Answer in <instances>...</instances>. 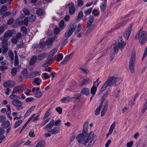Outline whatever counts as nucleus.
<instances>
[{
	"mask_svg": "<svg viewBox=\"0 0 147 147\" xmlns=\"http://www.w3.org/2000/svg\"><path fill=\"white\" fill-rule=\"evenodd\" d=\"M83 16V12L82 11H80L78 13V17H77V21L78 22H79L80 20H81Z\"/></svg>",
	"mask_w": 147,
	"mask_h": 147,
	"instance_id": "obj_41",
	"label": "nucleus"
},
{
	"mask_svg": "<svg viewBox=\"0 0 147 147\" xmlns=\"http://www.w3.org/2000/svg\"><path fill=\"white\" fill-rule=\"evenodd\" d=\"M82 28V25L80 24H79L77 27L76 30L75 31V33L76 34L78 33Z\"/></svg>",
	"mask_w": 147,
	"mask_h": 147,
	"instance_id": "obj_33",
	"label": "nucleus"
},
{
	"mask_svg": "<svg viewBox=\"0 0 147 147\" xmlns=\"http://www.w3.org/2000/svg\"><path fill=\"white\" fill-rule=\"evenodd\" d=\"M99 78H98L96 80V81H94L93 83V86H96V88H97V87L99 85V84L101 82L100 81L99 82Z\"/></svg>",
	"mask_w": 147,
	"mask_h": 147,
	"instance_id": "obj_40",
	"label": "nucleus"
},
{
	"mask_svg": "<svg viewBox=\"0 0 147 147\" xmlns=\"http://www.w3.org/2000/svg\"><path fill=\"white\" fill-rule=\"evenodd\" d=\"M37 59V57L36 56H33L31 58L30 61V64L31 65H33L35 63Z\"/></svg>",
	"mask_w": 147,
	"mask_h": 147,
	"instance_id": "obj_22",
	"label": "nucleus"
},
{
	"mask_svg": "<svg viewBox=\"0 0 147 147\" xmlns=\"http://www.w3.org/2000/svg\"><path fill=\"white\" fill-rule=\"evenodd\" d=\"M88 123V121H86L84 123L83 125V129L82 131V133L81 134L84 136H86L87 134Z\"/></svg>",
	"mask_w": 147,
	"mask_h": 147,
	"instance_id": "obj_15",
	"label": "nucleus"
},
{
	"mask_svg": "<svg viewBox=\"0 0 147 147\" xmlns=\"http://www.w3.org/2000/svg\"><path fill=\"white\" fill-rule=\"evenodd\" d=\"M115 52L114 51V52H111L110 54V60L111 61H112L113 59L114 58L115 56Z\"/></svg>",
	"mask_w": 147,
	"mask_h": 147,
	"instance_id": "obj_54",
	"label": "nucleus"
},
{
	"mask_svg": "<svg viewBox=\"0 0 147 147\" xmlns=\"http://www.w3.org/2000/svg\"><path fill=\"white\" fill-rule=\"evenodd\" d=\"M56 111L58 112V113L59 114H61L62 113V109L60 107H57L55 109Z\"/></svg>",
	"mask_w": 147,
	"mask_h": 147,
	"instance_id": "obj_61",
	"label": "nucleus"
},
{
	"mask_svg": "<svg viewBox=\"0 0 147 147\" xmlns=\"http://www.w3.org/2000/svg\"><path fill=\"white\" fill-rule=\"evenodd\" d=\"M97 88L96 86H93L90 90V93L91 94L95 95L96 91Z\"/></svg>",
	"mask_w": 147,
	"mask_h": 147,
	"instance_id": "obj_37",
	"label": "nucleus"
},
{
	"mask_svg": "<svg viewBox=\"0 0 147 147\" xmlns=\"http://www.w3.org/2000/svg\"><path fill=\"white\" fill-rule=\"evenodd\" d=\"M21 31L24 34H26L28 32V30L24 26H22L21 28Z\"/></svg>",
	"mask_w": 147,
	"mask_h": 147,
	"instance_id": "obj_42",
	"label": "nucleus"
},
{
	"mask_svg": "<svg viewBox=\"0 0 147 147\" xmlns=\"http://www.w3.org/2000/svg\"><path fill=\"white\" fill-rule=\"evenodd\" d=\"M18 86L19 87L20 90H24L26 87V85H22Z\"/></svg>",
	"mask_w": 147,
	"mask_h": 147,
	"instance_id": "obj_62",
	"label": "nucleus"
},
{
	"mask_svg": "<svg viewBox=\"0 0 147 147\" xmlns=\"http://www.w3.org/2000/svg\"><path fill=\"white\" fill-rule=\"evenodd\" d=\"M17 72V68H16L13 67L11 71V74L12 76H14L16 75Z\"/></svg>",
	"mask_w": 147,
	"mask_h": 147,
	"instance_id": "obj_49",
	"label": "nucleus"
},
{
	"mask_svg": "<svg viewBox=\"0 0 147 147\" xmlns=\"http://www.w3.org/2000/svg\"><path fill=\"white\" fill-rule=\"evenodd\" d=\"M92 80L90 79H86L84 80L81 82L80 84V86H83L84 85L89 84L91 81Z\"/></svg>",
	"mask_w": 147,
	"mask_h": 147,
	"instance_id": "obj_17",
	"label": "nucleus"
},
{
	"mask_svg": "<svg viewBox=\"0 0 147 147\" xmlns=\"http://www.w3.org/2000/svg\"><path fill=\"white\" fill-rule=\"evenodd\" d=\"M83 1L82 0H78V7H82L83 5Z\"/></svg>",
	"mask_w": 147,
	"mask_h": 147,
	"instance_id": "obj_59",
	"label": "nucleus"
},
{
	"mask_svg": "<svg viewBox=\"0 0 147 147\" xmlns=\"http://www.w3.org/2000/svg\"><path fill=\"white\" fill-rule=\"evenodd\" d=\"M73 32L68 30L65 34V36L66 38L69 37L72 34Z\"/></svg>",
	"mask_w": 147,
	"mask_h": 147,
	"instance_id": "obj_36",
	"label": "nucleus"
},
{
	"mask_svg": "<svg viewBox=\"0 0 147 147\" xmlns=\"http://www.w3.org/2000/svg\"><path fill=\"white\" fill-rule=\"evenodd\" d=\"M36 13L38 16H42L44 14V11L42 9L40 8L36 10Z\"/></svg>",
	"mask_w": 147,
	"mask_h": 147,
	"instance_id": "obj_29",
	"label": "nucleus"
},
{
	"mask_svg": "<svg viewBox=\"0 0 147 147\" xmlns=\"http://www.w3.org/2000/svg\"><path fill=\"white\" fill-rule=\"evenodd\" d=\"M93 8L91 7L89 8V9H87V10H85L84 11V14L86 15L87 16L90 14Z\"/></svg>",
	"mask_w": 147,
	"mask_h": 147,
	"instance_id": "obj_44",
	"label": "nucleus"
},
{
	"mask_svg": "<svg viewBox=\"0 0 147 147\" xmlns=\"http://www.w3.org/2000/svg\"><path fill=\"white\" fill-rule=\"evenodd\" d=\"M147 32L146 31L143 30L141 29L136 35L135 39L136 40L138 39L139 42L142 45H143L146 43L147 41Z\"/></svg>",
	"mask_w": 147,
	"mask_h": 147,
	"instance_id": "obj_1",
	"label": "nucleus"
},
{
	"mask_svg": "<svg viewBox=\"0 0 147 147\" xmlns=\"http://www.w3.org/2000/svg\"><path fill=\"white\" fill-rule=\"evenodd\" d=\"M19 99L16 100H13L11 102L12 104L14 106L16 107V109L19 110L23 108L22 106L23 103L21 101L19 100Z\"/></svg>",
	"mask_w": 147,
	"mask_h": 147,
	"instance_id": "obj_7",
	"label": "nucleus"
},
{
	"mask_svg": "<svg viewBox=\"0 0 147 147\" xmlns=\"http://www.w3.org/2000/svg\"><path fill=\"white\" fill-rule=\"evenodd\" d=\"M38 74V72L37 71H32L30 73L27 78H33L37 76Z\"/></svg>",
	"mask_w": 147,
	"mask_h": 147,
	"instance_id": "obj_24",
	"label": "nucleus"
},
{
	"mask_svg": "<svg viewBox=\"0 0 147 147\" xmlns=\"http://www.w3.org/2000/svg\"><path fill=\"white\" fill-rule=\"evenodd\" d=\"M61 120L60 119H58L56 121H54V124L55 126H59L61 125Z\"/></svg>",
	"mask_w": 147,
	"mask_h": 147,
	"instance_id": "obj_53",
	"label": "nucleus"
},
{
	"mask_svg": "<svg viewBox=\"0 0 147 147\" xmlns=\"http://www.w3.org/2000/svg\"><path fill=\"white\" fill-rule=\"evenodd\" d=\"M34 82L37 85H39L41 83V80L40 79L36 78H35L34 80Z\"/></svg>",
	"mask_w": 147,
	"mask_h": 147,
	"instance_id": "obj_32",
	"label": "nucleus"
},
{
	"mask_svg": "<svg viewBox=\"0 0 147 147\" xmlns=\"http://www.w3.org/2000/svg\"><path fill=\"white\" fill-rule=\"evenodd\" d=\"M136 60V56L134 54H132L129 62V69L131 73L135 72L134 66Z\"/></svg>",
	"mask_w": 147,
	"mask_h": 147,
	"instance_id": "obj_3",
	"label": "nucleus"
},
{
	"mask_svg": "<svg viewBox=\"0 0 147 147\" xmlns=\"http://www.w3.org/2000/svg\"><path fill=\"white\" fill-rule=\"evenodd\" d=\"M110 80H107L106 82L104 83L102 86L106 88L108 86H111V84H110V82H111Z\"/></svg>",
	"mask_w": 147,
	"mask_h": 147,
	"instance_id": "obj_34",
	"label": "nucleus"
},
{
	"mask_svg": "<svg viewBox=\"0 0 147 147\" xmlns=\"http://www.w3.org/2000/svg\"><path fill=\"white\" fill-rule=\"evenodd\" d=\"M2 48L3 49V53L4 54V55H5V56L7 55V54L6 53V52L9 49L7 46H6V47H2Z\"/></svg>",
	"mask_w": 147,
	"mask_h": 147,
	"instance_id": "obj_51",
	"label": "nucleus"
},
{
	"mask_svg": "<svg viewBox=\"0 0 147 147\" xmlns=\"http://www.w3.org/2000/svg\"><path fill=\"white\" fill-rule=\"evenodd\" d=\"M81 93L86 95L87 96L90 94V90L87 88H84L82 89Z\"/></svg>",
	"mask_w": 147,
	"mask_h": 147,
	"instance_id": "obj_21",
	"label": "nucleus"
},
{
	"mask_svg": "<svg viewBox=\"0 0 147 147\" xmlns=\"http://www.w3.org/2000/svg\"><path fill=\"white\" fill-rule=\"evenodd\" d=\"M63 55L62 53H59L56 59L57 62H59L61 61L63 58Z\"/></svg>",
	"mask_w": 147,
	"mask_h": 147,
	"instance_id": "obj_46",
	"label": "nucleus"
},
{
	"mask_svg": "<svg viewBox=\"0 0 147 147\" xmlns=\"http://www.w3.org/2000/svg\"><path fill=\"white\" fill-rule=\"evenodd\" d=\"M54 120L53 119L45 127L44 129L46 130L51 129L54 125Z\"/></svg>",
	"mask_w": 147,
	"mask_h": 147,
	"instance_id": "obj_14",
	"label": "nucleus"
},
{
	"mask_svg": "<svg viewBox=\"0 0 147 147\" xmlns=\"http://www.w3.org/2000/svg\"><path fill=\"white\" fill-rule=\"evenodd\" d=\"M77 26V24L76 23H74L71 25L69 28V30L72 31L73 32L74 31L76 28Z\"/></svg>",
	"mask_w": 147,
	"mask_h": 147,
	"instance_id": "obj_31",
	"label": "nucleus"
},
{
	"mask_svg": "<svg viewBox=\"0 0 147 147\" xmlns=\"http://www.w3.org/2000/svg\"><path fill=\"white\" fill-rule=\"evenodd\" d=\"M22 121L21 120H20L16 121L14 125V128H15L18 127L22 123Z\"/></svg>",
	"mask_w": 147,
	"mask_h": 147,
	"instance_id": "obj_39",
	"label": "nucleus"
},
{
	"mask_svg": "<svg viewBox=\"0 0 147 147\" xmlns=\"http://www.w3.org/2000/svg\"><path fill=\"white\" fill-rule=\"evenodd\" d=\"M45 142L44 141H41L39 142L36 145V147H45Z\"/></svg>",
	"mask_w": 147,
	"mask_h": 147,
	"instance_id": "obj_27",
	"label": "nucleus"
},
{
	"mask_svg": "<svg viewBox=\"0 0 147 147\" xmlns=\"http://www.w3.org/2000/svg\"><path fill=\"white\" fill-rule=\"evenodd\" d=\"M5 132V130L3 128L0 127V140L4 139L5 138V136L3 135Z\"/></svg>",
	"mask_w": 147,
	"mask_h": 147,
	"instance_id": "obj_20",
	"label": "nucleus"
},
{
	"mask_svg": "<svg viewBox=\"0 0 147 147\" xmlns=\"http://www.w3.org/2000/svg\"><path fill=\"white\" fill-rule=\"evenodd\" d=\"M18 40L15 36L13 37L11 39V41L13 44L16 43L18 42Z\"/></svg>",
	"mask_w": 147,
	"mask_h": 147,
	"instance_id": "obj_60",
	"label": "nucleus"
},
{
	"mask_svg": "<svg viewBox=\"0 0 147 147\" xmlns=\"http://www.w3.org/2000/svg\"><path fill=\"white\" fill-rule=\"evenodd\" d=\"M71 55H69L66 56L63 60L61 61V63L62 65H64L66 64L67 62L68 61L70 60L71 57Z\"/></svg>",
	"mask_w": 147,
	"mask_h": 147,
	"instance_id": "obj_18",
	"label": "nucleus"
},
{
	"mask_svg": "<svg viewBox=\"0 0 147 147\" xmlns=\"http://www.w3.org/2000/svg\"><path fill=\"white\" fill-rule=\"evenodd\" d=\"M14 94H12L9 96V98L13 100H16L17 99H20V98L18 96Z\"/></svg>",
	"mask_w": 147,
	"mask_h": 147,
	"instance_id": "obj_30",
	"label": "nucleus"
},
{
	"mask_svg": "<svg viewBox=\"0 0 147 147\" xmlns=\"http://www.w3.org/2000/svg\"><path fill=\"white\" fill-rule=\"evenodd\" d=\"M19 64V61L18 60V57H15L14 61V65L15 66H17Z\"/></svg>",
	"mask_w": 147,
	"mask_h": 147,
	"instance_id": "obj_57",
	"label": "nucleus"
},
{
	"mask_svg": "<svg viewBox=\"0 0 147 147\" xmlns=\"http://www.w3.org/2000/svg\"><path fill=\"white\" fill-rule=\"evenodd\" d=\"M94 27H92V26H90L88 30L84 34V35L86 36L87 35L89 34L93 30Z\"/></svg>",
	"mask_w": 147,
	"mask_h": 147,
	"instance_id": "obj_48",
	"label": "nucleus"
},
{
	"mask_svg": "<svg viewBox=\"0 0 147 147\" xmlns=\"http://www.w3.org/2000/svg\"><path fill=\"white\" fill-rule=\"evenodd\" d=\"M27 18V17H25L24 20H22L20 18L16 19L15 21L16 25L17 26H19L24 24L27 26L28 25Z\"/></svg>",
	"mask_w": 147,
	"mask_h": 147,
	"instance_id": "obj_6",
	"label": "nucleus"
},
{
	"mask_svg": "<svg viewBox=\"0 0 147 147\" xmlns=\"http://www.w3.org/2000/svg\"><path fill=\"white\" fill-rule=\"evenodd\" d=\"M14 85V82L12 81H8L3 84V86L5 88H11Z\"/></svg>",
	"mask_w": 147,
	"mask_h": 147,
	"instance_id": "obj_12",
	"label": "nucleus"
},
{
	"mask_svg": "<svg viewBox=\"0 0 147 147\" xmlns=\"http://www.w3.org/2000/svg\"><path fill=\"white\" fill-rule=\"evenodd\" d=\"M34 130H31L29 133V135L31 137H34L35 136L34 134Z\"/></svg>",
	"mask_w": 147,
	"mask_h": 147,
	"instance_id": "obj_63",
	"label": "nucleus"
},
{
	"mask_svg": "<svg viewBox=\"0 0 147 147\" xmlns=\"http://www.w3.org/2000/svg\"><path fill=\"white\" fill-rule=\"evenodd\" d=\"M114 81L111 84V86H115L120 84L122 81V79L119 77H115L114 76Z\"/></svg>",
	"mask_w": 147,
	"mask_h": 147,
	"instance_id": "obj_11",
	"label": "nucleus"
},
{
	"mask_svg": "<svg viewBox=\"0 0 147 147\" xmlns=\"http://www.w3.org/2000/svg\"><path fill=\"white\" fill-rule=\"evenodd\" d=\"M126 42L123 40V39L121 36H119L118 43L115 42L114 45L113 49L115 53H117L118 52L119 48L121 50H122L126 45Z\"/></svg>",
	"mask_w": 147,
	"mask_h": 147,
	"instance_id": "obj_2",
	"label": "nucleus"
},
{
	"mask_svg": "<svg viewBox=\"0 0 147 147\" xmlns=\"http://www.w3.org/2000/svg\"><path fill=\"white\" fill-rule=\"evenodd\" d=\"M1 39L2 41V47H6V46H8L7 42V40H5L4 39Z\"/></svg>",
	"mask_w": 147,
	"mask_h": 147,
	"instance_id": "obj_45",
	"label": "nucleus"
},
{
	"mask_svg": "<svg viewBox=\"0 0 147 147\" xmlns=\"http://www.w3.org/2000/svg\"><path fill=\"white\" fill-rule=\"evenodd\" d=\"M7 8L5 5H2L1 9H0L1 14L2 15L4 12L6 11L7 10Z\"/></svg>",
	"mask_w": 147,
	"mask_h": 147,
	"instance_id": "obj_28",
	"label": "nucleus"
},
{
	"mask_svg": "<svg viewBox=\"0 0 147 147\" xmlns=\"http://www.w3.org/2000/svg\"><path fill=\"white\" fill-rule=\"evenodd\" d=\"M76 138L79 143H82L84 145L85 144H85V142H84V140L85 138V136L80 133L77 136Z\"/></svg>",
	"mask_w": 147,
	"mask_h": 147,
	"instance_id": "obj_10",
	"label": "nucleus"
},
{
	"mask_svg": "<svg viewBox=\"0 0 147 147\" xmlns=\"http://www.w3.org/2000/svg\"><path fill=\"white\" fill-rule=\"evenodd\" d=\"M15 37L18 40H19L20 38H22V36L21 33L20 32L17 33L15 36Z\"/></svg>",
	"mask_w": 147,
	"mask_h": 147,
	"instance_id": "obj_50",
	"label": "nucleus"
},
{
	"mask_svg": "<svg viewBox=\"0 0 147 147\" xmlns=\"http://www.w3.org/2000/svg\"><path fill=\"white\" fill-rule=\"evenodd\" d=\"M133 25V23H132L131 24L130 26L126 28L125 32L123 34V36L127 40L128 39L129 36V35L131 34V31L132 29V26Z\"/></svg>",
	"mask_w": 147,
	"mask_h": 147,
	"instance_id": "obj_8",
	"label": "nucleus"
},
{
	"mask_svg": "<svg viewBox=\"0 0 147 147\" xmlns=\"http://www.w3.org/2000/svg\"><path fill=\"white\" fill-rule=\"evenodd\" d=\"M8 56L12 61L13 60V54L11 51L9 50L8 53Z\"/></svg>",
	"mask_w": 147,
	"mask_h": 147,
	"instance_id": "obj_43",
	"label": "nucleus"
},
{
	"mask_svg": "<svg viewBox=\"0 0 147 147\" xmlns=\"http://www.w3.org/2000/svg\"><path fill=\"white\" fill-rule=\"evenodd\" d=\"M34 99L33 98L28 97L25 99V101L27 102H30L34 100Z\"/></svg>",
	"mask_w": 147,
	"mask_h": 147,
	"instance_id": "obj_64",
	"label": "nucleus"
},
{
	"mask_svg": "<svg viewBox=\"0 0 147 147\" xmlns=\"http://www.w3.org/2000/svg\"><path fill=\"white\" fill-rule=\"evenodd\" d=\"M92 22L88 21L86 23V27L88 28L92 26V27H94V26L93 25H92Z\"/></svg>",
	"mask_w": 147,
	"mask_h": 147,
	"instance_id": "obj_58",
	"label": "nucleus"
},
{
	"mask_svg": "<svg viewBox=\"0 0 147 147\" xmlns=\"http://www.w3.org/2000/svg\"><path fill=\"white\" fill-rule=\"evenodd\" d=\"M35 96L37 98L40 97L42 95V93L40 90L37 91L36 93H34Z\"/></svg>",
	"mask_w": 147,
	"mask_h": 147,
	"instance_id": "obj_38",
	"label": "nucleus"
},
{
	"mask_svg": "<svg viewBox=\"0 0 147 147\" xmlns=\"http://www.w3.org/2000/svg\"><path fill=\"white\" fill-rule=\"evenodd\" d=\"M97 136L96 135H94V133L92 131H90L89 133L87 139L85 141V144L89 142V143L91 142L93 143V144L96 141Z\"/></svg>",
	"mask_w": 147,
	"mask_h": 147,
	"instance_id": "obj_4",
	"label": "nucleus"
},
{
	"mask_svg": "<svg viewBox=\"0 0 147 147\" xmlns=\"http://www.w3.org/2000/svg\"><path fill=\"white\" fill-rule=\"evenodd\" d=\"M20 90L18 86H15L13 88L12 94H15V93L18 92Z\"/></svg>",
	"mask_w": 147,
	"mask_h": 147,
	"instance_id": "obj_47",
	"label": "nucleus"
},
{
	"mask_svg": "<svg viewBox=\"0 0 147 147\" xmlns=\"http://www.w3.org/2000/svg\"><path fill=\"white\" fill-rule=\"evenodd\" d=\"M69 7V13L70 15L73 14L76 11V8L74 3H68L66 6V7Z\"/></svg>",
	"mask_w": 147,
	"mask_h": 147,
	"instance_id": "obj_9",
	"label": "nucleus"
},
{
	"mask_svg": "<svg viewBox=\"0 0 147 147\" xmlns=\"http://www.w3.org/2000/svg\"><path fill=\"white\" fill-rule=\"evenodd\" d=\"M15 30H9L5 32L3 36L1 37L0 39L8 40L12 36L15 34Z\"/></svg>",
	"mask_w": 147,
	"mask_h": 147,
	"instance_id": "obj_5",
	"label": "nucleus"
},
{
	"mask_svg": "<svg viewBox=\"0 0 147 147\" xmlns=\"http://www.w3.org/2000/svg\"><path fill=\"white\" fill-rule=\"evenodd\" d=\"M27 69H25L22 71V74L24 76L27 77Z\"/></svg>",
	"mask_w": 147,
	"mask_h": 147,
	"instance_id": "obj_55",
	"label": "nucleus"
},
{
	"mask_svg": "<svg viewBox=\"0 0 147 147\" xmlns=\"http://www.w3.org/2000/svg\"><path fill=\"white\" fill-rule=\"evenodd\" d=\"M70 99L69 96H67L61 99L60 101L62 103H67Z\"/></svg>",
	"mask_w": 147,
	"mask_h": 147,
	"instance_id": "obj_26",
	"label": "nucleus"
},
{
	"mask_svg": "<svg viewBox=\"0 0 147 147\" xmlns=\"http://www.w3.org/2000/svg\"><path fill=\"white\" fill-rule=\"evenodd\" d=\"M47 55L46 53H43L39 55L37 57L38 60H41L44 59Z\"/></svg>",
	"mask_w": 147,
	"mask_h": 147,
	"instance_id": "obj_25",
	"label": "nucleus"
},
{
	"mask_svg": "<svg viewBox=\"0 0 147 147\" xmlns=\"http://www.w3.org/2000/svg\"><path fill=\"white\" fill-rule=\"evenodd\" d=\"M23 11L24 14L26 15H28L30 14V12L26 8H24L23 9Z\"/></svg>",
	"mask_w": 147,
	"mask_h": 147,
	"instance_id": "obj_52",
	"label": "nucleus"
},
{
	"mask_svg": "<svg viewBox=\"0 0 147 147\" xmlns=\"http://www.w3.org/2000/svg\"><path fill=\"white\" fill-rule=\"evenodd\" d=\"M106 3L105 2V3H102L101 5L100 6V8L101 11L103 12L105 10L106 7Z\"/></svg>",
	"mask_w": 147,
	"mask_h": 147,
	"instance_id": "obj_35",
	"label": "nucleus"
},
{
	"mask_svg": "<svg viewBox=\"0 0 147 147\" xmlns=\"http://www.w3.org/2000/svg\"><path fill=\"white\" fill-rule=\"evenodd\" d=\"M24 47V44L23 42L20 43L19 44H18L17 47L18 49L23 48Z\"/></svg>",
	"mask_w": 147,
	"mask_h": 147,
	"instance_id": "obj_56",
	"label": "nucleus"
},
{
	"mask_svg": "<svg viewBox=\"0 0 147 147\" xmlns=\"http://www.w3.org/2000/svg\"><path fill=\"white\" fill-rule=\"evenodd\" d=\"M57 37H52L49 38L46 41V44L49 46H51L54 41L56 39Z\"/></svg>",
	"mask_w": 147,
	"mask_h": 147,
	"instance_id": "obj_16",
	"label": "nucleus"
},
{
	"mask_svg": "<svg viewBox=\"0 0 147 147\" xmlns=\"http://www.w3.org/2000/svg\"><path fill=\"white\" fill-rule=\"evenodd\" d=\"M10 125V123L9 121H5L4 122H3L1 126L2 127V128H7Z\"/></svg>",
	"mask_w": 147,
	"mask_h": 147,
	"instance_id": "obj_23",
	"label": "nucleus"
},
{
	"mask_svg": "<svg viewBox=\"0 0 147 147\" xmlns=\"http://www.w3.org/2000/svg\"><path fill=\"white\" fill-rule=\"evenodd\" d=\"M27 17L28 20V21L30 22H34L36 19V17L34 15H31L30 16L28 17Z\"/></svg>",
	"mask_w": 147,
	"mask_h": 147,
	"instance_id": "obj_19",
	"label": "nucleus"
},
{
	"mask_svg": "<svg viewBox=\"0 0 147 147\" xmlns=\"http://www.w3.org/2000/svg\"><path fill=\"white\" fill-rule=\"evenodd\" d=\"M59 127H55L51 130H48V131L50 132L53 135H55L59 133Z\"/></svg>",
	"mask_w": 147,
	"mask_h": 147,
	"instance_id": "obj_13",
	"label": "nucleus"
}]
</instances>
